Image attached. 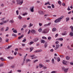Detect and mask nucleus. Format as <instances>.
<instances>
[{
  "label": "nucleus",
  "instance_id": "obj_1",
  "mask_svg": "<svg viewBox=\"0 0 73 73\" xmlns=\"http://www.w3.org/2000/svg\"><path fill=\"white\" fill-rule=\"evenodd\" d=\"M64 16H62L60 17V18H58L56 20L54 21V23H58V22H60L61 21V20H62L63 18H64Z\"/></svg>",
  "mask_w": 73,
  "mask_h": 73
},
{
  "label": "nucleus",
  "instance_id": "obj_2",
  "mask_svg": "<svg viewBox=\"0 0 73 73\" xmlns=\"http://www.w3.org/2000/svg\"><path fill=\"white\" fill-rule=\"evenodd\" d=\"M23 0H16V2L17 3V4H19V5H21L23 3Z\"/></svg>",
  "mask_w": 73,
  "mask_h": 73
},
{
  "label": "nucleus",
  "instance_id": "obj_3",
  "mask_svg": "<svg viewBox=\"0 0 73 73\" xmlns=\"http://www.w3.org/2000/svg\"><path fill=\"white\" fill-rule=\"evenodd\" d=\"M30 56L32 58H31V59H36V58H37V56L35 57V55H31Z\"/></svg>",
  "mask_w": 73,
  "mask_h": 73
},
{
  "label": "nucleus",
  "instance_id": "obj_4",
  "mask_svg": "<svg viewBox=\"0 0 73 73\" xmlns=\"http://www.w3.org/2000/svg\"><path fill=\"white\" fill-rule=\"evenodd\" d=\"M48 30L46 29H45L43 31H42V33H47L48 32Z\"/></svg>",
  "mask_w": 73,
  "mask_h": 73
},
{
  "label": "nucleus",
  "instance_id": "obj_5",
  "mask_svg": "<svg viewBox=\"0 0 73 73\" xmlns=\"http://www.w3.org/2000/svg\"><path fill=\"white\" fill-rule=\"evenodd\" d=\"M64 73H67L68 71V68H64L63 69Z\"/></svg>",
  "mask_w": 73,
  "mask_h": 73
},
{
  "label": "nucleus",
  "instance_id": "obj_6",
  "mask_svg": "<svg viewBox=\"0 0 73 73\" xmlns=\"http://www.w3.org/2000/svg\"><path fill=\"white\" fill-rule=\"evenodd\" d=\"M30 9L31 12H34V7L33 6L31 8H30Z\"/></svg>",
  "mask_w": 73,
  "mask_h": 73
},
{
  "label": "nucleus",
  "instance_id": "obj_7",
  "mask_svg": "<svg viewBox=\"0 0 73 73\" xmlns=\"http://www.w3.org/2000/svg\"><path fill=\"white\" fill-rule=\"evenodd\" d=\"M38 13L40 15H44V13L43 11H39Z\"/></svg>",
  "mask_w": 73,
  "mask_h": 73
},
{
  "label": "nucleus",
  "instance_id": "obj_8",
  "mask_svg": "<svg viewBox=\"0 0 73 73\" xmlns=\"http://www.w3.org/2000/svg\"><path fill=\"white\" fill-rule=\"evenodd\" d=\"M67 63V62L66 61H65L64 60L63 61L62 63L64 64V65H66V63Z\"/></svg>",
  "mask_w": 73,
  "mask_h": 73
},
{
  "label": "nucleus",
  "instance_id": "obj_9",
  "mask_svg": "<svg viewBox=\"0 0 73 73\" xmlns=\"http://www.w3.org/2000/svg\"><path fill=\"white\" fill-rule=\"evenodd\" d=\"M31 32L32 33H36V31L35 30H32L31 31Z\"/></svg>",
  "mask_w": 73,
  "mask_h": 73
},
{
  "label": "nucleus",
  "instance_id": "obj_10",
  "mask_svg": "<svg viewBox=\"0 0 73 73\" xmlns=\"http://www.w3.org/2000/svg\"><path fill=\"white\" fill-rule=\"evenodd\" d=\"M39 68H42V67H44V65L42 64H39Z\"/></svg>",
  "mask_w": 73,
  "mask_h": 73
},
{
  "label": "nucleus",
  "instance_id": "obj_11",
  "mask_svg": "<svg viewBox=\"0 0 73 73\" xmlns=\"http://www.w3.org/2000/svg\"><path fill=\"white\" fill-rule=\"evenodd\" d=\"M18 19H19V20H21V19H22V17H21V16L20 15L18 17Z\"/></svg>",
  "mask_w": 73,
  "mask_h": 73
},
{
  "label": "nucleus",
  "instance_id": "obj_12",
  "mask_svg": "<svg viewBox=\"0 0 73 73\" xmlns=\"http://www.w3.org/2000/svg\"><path fill=\"white\" fill-rule=\"evenodd\" d=\"M50 24H51V23H50L47 24H45L44 25V27H47L48 26H50Z\"/></svg>",
  "mask_w": 73,
  "mask_h": 73
},
{
  "label": "nucleus",
  "instance_id": "obj_13",
  "mask_svg": "<svg viewBox=\"0 0 73 73\" xmlns=\"http://www.w3.org/2000/svg\"><path fill=\"white\" fill-rule=\"evenodd\" d=\"M48 46V44L46 42H45L44 46V48H46Z\"/></svg>",
  "mask_w": 73,
  "mask_h": 73
},
{
  "label": "nucleus",
  "instance_id": "obj_14",
  "mask_svg": "<svg viewBox=\"0 0 73 73\" xmlns=\"http://www.w3.org/2000/svg\"><path fill=\"white\" fill-rule=\"evenodd\" d=\"M38 40V38H35L34 39V41L35 42H36V41H37Z\"/></svg>",
  "mask_w": 73,
  "mask_h": 73
},
{
  "label": "nucleus",
  "instance_id": "obj_15",
  "mask_svg": "<svg viewBox=\"0 0 73 73\" xmlns=\"http://www.w3.org/2000/svg\"><path fill=\"white\" fill-rule=\"evenodd\" d=\"M30 49L31 50L30 51V52H31L33 50V47H30Z\"/></svg>",
  "mask_w": 73,
  "mask_h": 73
},
{
  "label": "nucleus",
  "instance_id": "obj_16",
  "mask_svg": "<svg viewBox=\"0 0 73 73\" xmlns=\"http://www.w3.org/2000/svg\"><path fill=\"white\" fill-rule=\"evenodd\" d=\"M66 22H67V21H69V20H70V19L69 18V17H68L66 18Z\"/></svg>",
  "mask_w": 73,
  "mask_h": 73
},
{
  "label": "nucleus",
  "instance_id": "obj_17",
  "mask_svg": "<svg viewBox=\"0 0 73 73\" xmlns=\"http://www.w3.org/2000/svg\"><path fill=\"white\" fill-rule=\"evenodd\" d=\"M69 35L71 36V37H72L73 36V33L71 32L70 33Z\"/></svg>",
  "mask_w": 73,
  "mask_h": 73
},
{
  "label": "nucleus",
  "instance_id": "obj_18",
  "mask_svg": "<svg viewBox=\"0 0 73 73\" xmlns=\"http://www.w3.org/2000/svg\"><path fill=\"white\" fill-rule=\"evenodd\" d=\"M67 34V33H66V31H65V32L62 33V35H66Z\"/></svg>",
  "mask_w": 73,
  "mask_h": 73
},
{
  "label": "nucleus",
  "instance_id": "obj_19",
  "mask_svg": "<svg viewBox=\"0 0 73 73\" xmlns=\"http://www.w3.org/2000/svg\"><path fill=\"white\" fill-rule=\"evenodd\" d=\"M70 28L71 29L72 32H73V26H71L70 27Z\"/></svg>",
  "mask_w": 73,
  "mask_h": 73
},
{
  "label": "nucleus",
  "instance_id": "obj_20",
  "mask_svg": "<svg viewBox=\"0 0 73 73\" xmlns=\"http://www.w3.org/2000/svg\"><path fill=\"white\" fill-rule=\"evenodd\" d=\"M7 58H8L9 59H13V58H14V57H8Z\"/></svg>",
  "mask_w": 73,
  "mask_h": 73
},
{
  "label": "nucleus",
  "instance_id": "obj_21",
  "mask_svg": "<svg viewBox=\"0 0 73 73\" xmlns=\"http://www.w3.org/2000/svg\"><path fill=\"white\" fill-rule=\"evenodd\" d=\"M41 43H43V44H44L45 43V40H41Z\"/></svg>",
  "mask_w": 73,
  "mask_h": 73
},
{
  "label": "nucleus",
  "instance_id": "obj_22",
  "mask_svg": "<svg viewBox=\"0 0 73 73\" xmlns=\"http://www.w3.org/2000/svg\"><path fill=\"white\" fill-rule=\"evenodd\" d=\"M2 59H3V60H2ZM0 60H2V61H5V59H4V58H3V57H1L0 58Z\"/></svg>",
  "mask_w": 73,
  "mask_h": 73
},
{
  "label": "nucleus",
  "instance_id": "obj_23",
  "mask_svg": "<svg viewBox=\"0 0 73 73\" xmlns=\"http://www.w3.org/2000/svg\"><path fill=\"white\" fill-rule=\"evenodd\" d=\"M38 31L39 32H42V29L41 28H40Z\"/></svg>",
  "mask_w": 73,
  "mask_h": 73
},
{
  "label": "nucleus",
  "instance_id": "obj_24",
  "mask_svg": "<svg viewBox=\"0 0 73 73\" xmlns=\"http://www.w3.org/2000/svg\"><path fill=\"white\" fill-rule=\"evenodd\" d=\"M66 59L67 60H69L70 58V57L67 56L66 57Z\"/></svg>",
  "mask_w": 73,
  "mask_h": 73
},
{
  "label": "nucleus",
  "instance_id": "obj_25",
  "mask_svg": "<svg viewBox=\"0 0 73 73\" xmlns=\"http://www.w3.org/2000/svg\"><path fill=\"white\" fill-rule=\"evenodd\" d=\"M57 60L58 62H59V61H60V57H58L57 58Z\"/></svg>",
  "mask_w": 73,
  "mask_h": 73
},
{
  "label": "nucleus",
  "instance_id": "obj_26",
  "mask_svg": "<svg viewBox=\"0 0 73 73\" xmlns=\"http://www.w3.org/2000/svg\"><path fill=\"white\" fill-rule=\"evenodd\" d=\"M12 36H15V37H17V35H16V34L13 33L12 34Z\"/></svg>",
  "mask_w": 73,
  "mask_h": 73
},
{
  "label": "nucleus",
  "instance_id": "obj_27",
  "mask_svg": "<svg viewBox=\"0 0 73 73\" xmlns=\"http://www.w3.org/2000/svg\"><path fill=\"white\" fill-rule=\"evenodd\" d=\"M25 60H26V56H25L23 58V62H25Z\"/></svg>",
  "mask_w": 73,
  "mask_h": 73
},
{
  "label": "nucleus",
  "instance_id": "obj_28",
  "mask_svg": "<svg viewBox=\"0 0 73 73\" xmlns=\"http://www.w3.org/2000/svg\"><path fill=\"white\" fill-rule=\"evenodd\" d=\"M10 23H14V21H13V20L12 19L11 20H10Z\"/></svg>",
  "mask_w": 73,
  "mask_h": 73
},
{
  "label": "nucleus",
  "instance_id": "obj_29",
  "mask_svg": "<svg viewBox=\"0 0 73 73\" xmlns=\"http://www.w3.org/2000/svg\"><path fill=\"white\" fill-rule=\"evenodd\" d=\"M11 47H12V45L8 46V47L7 48V49H9Z\"/></svg>",
  "mask_w": 73,
  "mask_h": 73
},
{
  "label": "nucleus",
  "instance_id": "obj_30",
  "mask_svg": "<svg viewBox=\"0 0 73 73\" xmlns=\"http://www.w3.org/2000/svg\"><path fill=\"white\" fill-rule=\"evenodd\" d=\"M34 42H31L28 44L29 45H32V44H33Z\"/></svg>",
  "mask_w": 73,
  "mask_h": 73
},
{
  "label": "nucleus",
  "instance_id": "obj_31",
  "mask_svg": "<svg viewBox=\"0 0 73 73\" xmlns=\"http://www.w3.org/2000/svg\"><path fill=\"white\" fill-rule=\"evenodd\" d=\"M52 32H54V31H56V28H54L52 29Z\"/></svg>",
  "mask_w": 73,
  "mask_h": 73
},
{
  "label": "nucleus",
  "instance_id": "obj_32",
  "mask_svg": "<svg viewBox=\"0 0 73 73\" xmlns=\"http://www.w3.org/2000/svg\"><path fill=\"white\" fill-rule=\"evenodd\" d=\"M60 46V45L58 44H57L56 45V47L57 48H59V47Z\"/></svg>",
  "mask_w": 73,
  "mask_h": 73
},
{
  "label": "nucleus",
  "instance_id": "obj_33",
  "mask_svg": "<svg viewBox=\"0 0 73 73\" xmlns=\"http://www.w3.org/2000/svg\"><path fill=\"white\" fill-rule=\"evenodd\" d=\"M58 4L60 5H61V2L60 1H58Z\"/></svg>",
  "mask_w": 73,
  "mask_h": 73
},
{
  "label": "nucleus",
  "instance_id": "obj_34",
  "mask_svg": "<svg viewBox=\"0 0 73 73\" xmlns=\"http://www.w3.org/2000/svg\"><path fill=\"white\" fill-rule=\"evenodd\" d=\"M58 40H60V41H63V38H59Z\"/></svg>",
  "mask_w": 73,
  "mask_h": 73
},
{
  "label": "nucleus",
  "instance_id": "obj_35",
  "mask_svg": "<svg viewBox=\"0 0 73 73\" xmlns=\"http://www.w3.org/2000/svg\"><path fill=\"white\" fill-rule=\"evenodd\" d=\"M42 51V50H36V52H41Z\"/></svg>",
  "mask_w": 73,
  "mask_h": 73
},
{
  "label": "nucleus",
  "instance_id": "obj_36",
  "mask_svg": "<svg viewBox=\"0 0 73 73\" xmlns=\"http://www.w3.org/2000/svg\"><path fill=\"white\" fill-rule=\"evenodd\" d=\"M26 61H27V62H28V61H29V62H31V60L29 59H27Z\"/></svg>",
  "mask_w": 73,
  "mask_h": 73
},
{
  "label": "nucleus",
  "instance_id": "obj_37",
  "mask_svg": "<svg viewBox=\"0 0 73 73\" xmlns=\"http://www.w3.org/2000/svg\"><path fill=\"white\" fill-rule=\"evenodd\" d=\"M9 30V27H7L6 28V30H5V31H8V30Z\"/></svg>",
  "mask_w": 73,
  "mask_h": 73
},
{
  "label": "nucleus",
  "instance_id": "obj_38",
  "mask_svg": "<svg viewBox=\"0 0 73 73\" xmlns=\"http://www.w3.org/2000/svg\"><path fill=\"white\" fill-rule=\"evenodd\" d=\"M13 32H14V33H17V31L16 30H13Z\"/></svg>",
  "mask_w": 73,
  "mask_h": 73
},
{
  "label": "nucleus",
  "instance_id": "obj_39",
  "mask_svg": "<svg viewBox=\"0 0 73 73\" xmlns=\"http://www.w3.org/2000/svg\"><path fill=\"white\" fill-rule=\"evenodd\" d=\"M46 61L47 62H50V60L49 59L47 60H46Z\"/></svg>",
  "mask_w": 73,
  "mask_h": 73
},
{
  "label": "nucleus",
  "instance_id": "obj_40",
  "mask_svg": "<svg viewBox=\"0 0 73 73\" xmlns=\"http://www.w3.org/2000/svg\"><path fill=\"white\" fill-rule=\"evenodd\" d=\"M54 58H53V59H52V63H53V64H54Z\"/></svg>",
  "mask_w": 73,
  "mask_h": 73
},
{
  "label": "nucleus",
  "instance_id": "obj_41",
  "mask_svg": "<svg viewBox=\"0 0 73 73\" xmlns=\"http://www.w3.org/2000/svg\"><path fill=\"white\" fill-rule=\"evenodd\" d=\"M37 61H38V60L36 59V60H34V63H35V62H37Z\"/></svg>",
  "mask_w": 73,
  "mask_h": 73
},
{
  "label": "nucleus",
  "instance_id": "obj_42",
  "mask_svg": "<svg viewBox=\"0 0 73 73\" xmlns=\"http://www.w3.org/2000/svg\"><path fill=\"white\" fill-rule=\"evenodd\" d=\"M68 11H70V10H71V9H70V7L69 6H68V8L67 9Z\"/></svg>",
  "mask_w": 73,
  "mask_h": 73
},
{
  "label": "nucleus",
  "instance_id": "obj_43",
  "mask_svg": "<svg viewBox=\"0 0 73 73\" xmlns=\"http://www.w3.org/2000/svg\"><path fill=\"white\" fill-rule=\"evenodd\" d=\"M4 66V64H0V67H2V66Z\"/></svg>",
  "mask_w": 73,
  "mask_h": 73
},
{
  "label": "nucleus",
  "instance_id": "obj_44",
  "mask_svg": "<svg viewBox=\"0 0 73 73\" xmlns=\"http://www.w3.org/2000/svg\"><path fill=\"white\" fill-rule=\"evenodd\" d=\"M26 41H27V39H25L22 40V42H25Z\"/></svg>",
  "mask_w": 73,
  "mask_h": 73
},
{
  "label": "nucleus",
  "instance_id": "obj_45",
  "mask_svg": "<svg viewBox=\"0 0 73 73\" xmlns=\"http://www.w3.org/2000/svg\"><path fill=\"white\" fill-rule=\"evenodd\" d=\"M27 15V13H25L23 14V16H25V15Z\"/></svg>",
  "mask_w": 73,
  "mask_h": 73
},
{
  "label": "nucleus",
  "instance_id": "obj_46",
  "mask_svg": "<svg viewBox=\"0 0 73 73\" xmlns=\"http://www.w3.org/2000/svg\"><path fill=\"white\" fill-rule=\"evenodd\" d=\"M17 72H21V71L20 70H19L17 71Z\"/></svg>",
  "mask_w": 73,
  "mask_h": 73
},
{
  "label": "nucleus",
  "instance_id": "obj_47",
  "mask_svg": "<svg viewBox=\"0 0 73 73\" xmlns=\"http://www.w3.org/2000/svg\"><path fill=\"white\" fill-rule=\"evenodd\" d=\"M42 39H46V37L43 36L42 37Z\"/></svg>",
  "mask_w": 73,
  "mask_h": 73
},
{
  "label": "nucleus",
  "instance_id": "obj_48",
  "mask_svg": "<svg viewBox=\"0 0 73 73\" xmlns=\"http://www.w3.org/2000/svg\"><path fill=\"white\" fill-rule=\"evenodd\" d=\"M4 27H2L1 29V31H4Z\"/></svg>",
  "mask_w": 73,
  "mask_h": 73
},
{
  "label": "nucleus",
  "instance_id": "obj_49",
  "mask_svg": "<svg viewBox=\"0 0 73 73\" xmlns=\"http://www.w3.org/2000/svg\"><path fill=\"white\" fill-rule=\"evenodd\" d=\"M27 27V25H25L23 26V28H26Z\"/></svg>",
  "mask_w": 73,
  "mask_h": 73
},
{
  "label": "nucleus",
  "instance_id": "obj_50",
  "mask_svg": "<svg viewBox=\"0 0 73 73\" xmlns=\"http://www.w3.org/2000/svg\"><path fill=\"white\" fill-rule=\"evenodd\" d=\"M2 21L4 23H7V21H4L2 20Z\"/></svg>",
  "mask_w": 73,
  "mask_h": 73
},
{
  "label": "nucleus",
  "instance_id": "obj_51",
  "mask_svg": "<svg viewBox=\"0 0 73 73\" xmlns=\"http://www.w3.org/2000/svg\"><path fill=\"white\" fill-rule=\"evenodd\" d=\"M8 40H9V39H6L5 40L6 42H7L8 41Z\"/></svg>",
  "mask_w": 73,
  "mask_h": 73
},
{
  "label": "nucleus",
  "instance_id": "obj_52",
  "mask_svg": "<svg viewBox=\"0 0 73 73\" xmlns=\"http://www.w3.org/2000/svg\"><path fill=\"white\" fill-rule=\"evenodd\" d=\"M31 33V30H29V31L28 32V35H29V33Z\"/></svg>",
  "mask_w": 73,
  "mask_h": 73
},
{
  "label": "nucleus",
  "instance_id": "obj_53",
  "mask_svg": "<svg viewBox=\"0 0 73 73\" xmlns=\"http://www.w3.org/2000/svg\"><path fill=\"white\" fill-rule=\"evenodd\" d=\"M52 8H54V5L52 4Z\"/></svg>",
  "mask_w": 73,
  "mask_h": 73
},
{
  "label": "nucleus",
  "instance_id": "obj_54",
  "mask_svg": "<svg viewBox=\"0 0 73 73\" xmlns=\"http://www.w3.org/2000/svg\"><path fill=\"white\" fill-rule=\"evenodd\" d=\"M15 51H18L19 50V49L18 48H16L15 49Z\"/></svg>",
  "mask_w": 73,
  "mask_h": 73
},
{
  "label": "nucleus",
  "instance_id": "obj_55",
  "mask_svg": "<svg viewBox=\"0 0 73 73\" xmlns=\"http://www.w3.org/2000/svg\"><path fill=\"white\" fill-rule=\"evenodd\" d=\"M43 69H46L47 68V67L46 66H44V67H43Z\"/></svg>",
  "mask_w": 73,
  "mask_h": 73
},
{
  "label": "nucleus",
  "instance_id": "obj_56",
  "mask_svg": "<svg viewBox=\"0 0 73 73\" xmlns=\"http://www.w3.org/2000/svg\"><path fill=\"white\" fill-rule=\"evenodd\" d=\"M16 13L17 15H19V11H16Z\"/></svg>",
  "mask_w": 73,
  "mask_h": 73
},
{
  "label": "nucleus",
  "instance_id": "obj_57",
  "mask_svg": "<svg viewBox=\"0 0 73 73\" xmlns=\"http://www.w3.org/2000/svg\"><path fill=\"white\" fill-rule=\"evenodd\" d=\"M39 26H42V23H39Z\"/></svg>",
  "mask_w": 73,
  "mask_h": 73
},
{
  "label": "nucleus",
  "instance_id": "obj_58",
  "mask_svg": "<svg viewBox=\"0 0 73 73\" xmlns=\"http://www.w3.org/2000/svg\"><path fill=\"white\" fill-rule=\"evenodd\" d=\"M17 54V52L16 51L14 52V55H16Z\"/></svg>",
  "mask_w": 73,
  "mask_h": 73
},
{
  "label": "nucleus",
  "instance_id": "obj_59",
  "mask_svg": "<svg viewBox=\"0 0 73 73\" xmlns=\"http://www.w3.org/2000/svg\"><path fill=\"white\" fill-rule=\"evenodd\" d=\"M60 57H64V55H60Z\"/></svg>",
  "mask_w": 73,
  "mask_h": 73
},
{
  "label": "nucleus",
  "instance_id": "obj_60",
  "mask_svg": "<svg viewBox=\"0 0 73 73\" xmlns=\"http://www.w3.org/2000/svg\"><path fill=\"white\" fill-rule=\"evenodd\" d=\"M2 38L0 37V42L2 41Z\"/></svg>",
  "mask_w": 73,
  "mask_h": 73
},
{
  "label": "nucleus",
  "instance_id": "obj_61",
  "mask_svg": "<svg viewBox=\"0 0 73 73\" xmlns=\"http://www.w3.org/2000/svg\"><path fill=\"white\" fill-rule=\"evenodd\" d=\"M47 8H51V6H47Z\"/></svg>",
  "mask_w": 73,
  "mask_h": 73
},
{
  "label": "nucleus",
  "instance_id": "obj_62",
  "mask_svg": "<svg viewBox=\"0 0 73 73\" xmlns=\"http://www.w3.org/2000/svg\"><path fill=\"white\" fill-rule=\"evenodd\" d=\"M15 65H13V66H11V67L13 68H15Z\"/></svg>",
  "mask_w": 73,
  "mask_h": 73
},
{
  "label": "nucleus",
  "instance_id": "obj_63",
  "mask_svg": "<svg viewBox=\"0 0 73 73\" xmlns=\"http://www.w3.org/2000/svg\"><path fill=\"white\" fill-rule=\"evenodd\" d=\"M48 40H50V39H51V37L49 36L48 37Z\"/></svg>",
  "mask_w": 73,
  "mask_h": 73
},
{
  "label": "nucleus",
  "instance_id": "obj_64",
  "mask_svg": "<svg viewBox=\"0 0 73 73\" xmlns=\"http://www.w3.org/2000/svg\"><path fill=\"white\" fill-rule=\"evenodd\" d=\"M24 62H23L21 63V64L23 66L24 65Z\"/></svg>",
  "mask_w": 73,
  "mask_h": 73
}]
</instances>
